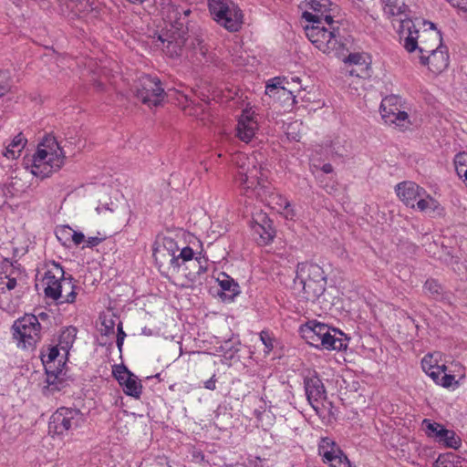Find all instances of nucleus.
I'll return each mask as SVG.
<instances>
[{
	"mask_svg": "<svg viewBox=\"0 0 467 467\" xmlns=\"http://www.w3.org/2000/svg\"><path fill=\"white\" fill-rule=\"evenodd\" d=\"M39 316L43 318V317H47V314L46 313H41Z\"/></svg>",
	"mask_w": 467,
	"mask_h": 467,
	"instance_id": "obj_60",
	"label": "nucleus"
},
{
	"mask_svg": "<svg viewBox=\"0 0 467 467\" xmlns=\"http://www.w3.org/2000/svg\"><path fill=\"white\" fill-rule=\"evenodd\" d=\"M117 337H123V339H124V338H125V337H126V334H125V332L123 331L122 324H121V323H119V324L118 325V335H117Z\"/></svg>",
	"mask_w": 467,
	"mask_h": 467,
	"instance_id": "obj_52",
	"label": "nucleus"
},
{
	"mask_svg": "<svg viewBox=\"0 0 467 467\" xmlns=\"http://www.w3.org/2000/svg\"><path fill=\"white\" fill-rule=\"evenodd\" d=\"M60 234H67V235H71V239L73 241V243L76 244V245H78L80 244L81 243H83L84 241L86 242V239H85V235L80 233V232H76L74 231L71 227L69 226H64L61 231H60Z\"/></svg>",
	"mask_w": 467,
	"mask_h": 467,
	"instance_id": "obj_39",
	"label": "nucleus"
},
{
	"mask_svg": "<svg viewBox=\"0 0 467 467\" xmlns=\"http://www.w3.org/2000/svg\"><path fill=\"white\" fill-rule=\"evenodd\" d=\"M422 65H427L429 69L435 74L441 73L449 66V54L447 47L441 46L426 56H420Z\"/></svg>",
	"mask_w": 467,
	"mask_h": 467,
	"instance_id": "obj_18",
	"label": "nucleus"
},
{
	"mask_svg": "<svg viewBox=\"0 0 467 467\" xmlns=\"http://www.w3.org/2000/svg\"><path fill=\"white\" fill-rule=\"evenodd\" d=\"M77 286L75 285L73 282V278L71 275L64 277L62 279V287H61V294L62 297L58 301V305H62L64 303L67 304H72L76 301L77 298Z\"/></svg>",
	"mask_w": 467,
	"mask_h": 467,
	"instance_id": "obj_28",
	"label": "nucleus"
},
{
	"mask_svg": "<svg viewBox=\"0 0 467 467\" xmlns=\"http://www.w3.org/2000/svg\"><path fill=\"white\" fill-rule=\"evenodd\" d=\"M95 88L98 89V90H103L104 89V84L100 81H96L95 82Z\"/></svg>",
	"mask_w": 467,
	"mask_h": 467,
	"instance_id": "obj_55",
	"label": "nucleus"
},
{
	"mask_svg": "<svg viewBox=\"0 0 467 467\" xmlns=\"http://www.w3.org/2000/svg\"><path fill=\"white\" fill-rule=\"evenodd\" d=\"M451 6L467 12V0H446Z\"/></svg>",
	"mask_w": 467,
	"mask_h": 467,
	"instance_id": "obj_47",
	"label": "nucleus"
},
{
	"mask_svg": "<svg viewBox=\"0 0 467 467\" xmlns=\"http://www.w3.org/2000/svg\"><path fill=\"white\" fill-rule=\"evenodd\" d=\"M423 288L430 294L433 299H441L443 297L442 286L437 280L430 278L424 283Z\"/></svg>",
	"mask_w": 467,
	"mask_h": 467,
	"instance_id": "obj_35",
	"label": "nucleus"
},
{
	"mask_svg": "<svg viewBox=\"0 0 467 467\" xmlns=\"http://www.w3.org/2000/svg\"><path fill=\"white\" fill-rule=\"evenodd\" d=\"M443 434L444 436L439 443L443 444L445 447L455 450L461 447L462 440L454 431L447 430Z\"/></svg>",
	"mask_w": 467,
	"mask_h": 467,
	"instance_id": "obj_36",
	"label": "nucleus"
},
{
	"mask_svg": "<svg viewBox=\"0 0 467 467\" xmlns=\"http://www.w3.org/2000/svg\"><path fill=\"white\" fill-rule=\"evenodd\" d=\"M166 21L171 25V32L179 36L190 37L195 23L192 9L187 5L170 3L165 10Z\"/></svg>",
	"mask_w": 467,
	"mask_h": 467,
	"instance_id": "obj_11",
	"label": "nucleus"
},
{
	"mask_svg": "<svg viewBox=\"0 0 467 467\" xmlns=\"http://www.w3.org/2000/svg\"><path fill=\"white\" fill-rule=\"evenodd\" d=\"M448 429H445L443 425H441V427L439 428V430L437 431V432L434 434V436L432 438H434L438 442L441 441V440L442 439V437L444 436V432L447 431Z\"/></svg>",
	"mask_w": 467,
	"mask_h": 467,
	"instance_id": "obj_49",
	"label": "nucleus"
},
{
	"mask_svg": "<svg viewBox=\"0 0 467 467\" xmlns=\"http://www.w3.org/2000/svg\"><path fill=\"white\" fill-rule=\"evenodd\" d=\"M441 424L437 422H432L431 420L425 419L422 421V426L425 428L426 434L429 437H433L437 432Z\"/></svg>",
	"mask_w": 467,
	"mask_h": 467,
	"instance_id": "obj_42",
	"label": "nucleus"
},
{
	"mask_svg": "<svg viewBox=\"0 0 467 467\" xmlns=\"http://www.w3.org/2000/svg\"><path fill=\"white\" fill-rule=\"evenodd\" d=\"M464 158V155L462 153H459L455 157V163L462 164V159Z\"/></svg>",
	"mask_w": 467,
	"mask_h": 467,
	"instance_id": "obj_54",
	"label": "nucleus"
},
{
	"mask_svg": "<svg viewBox=\"0 0 467 467\" xmlns=\"http://www.w3.org/2000/svg\"><path fill=\"white\" fill-rule=\"evenodd\" d=\"M430 29L422 31L408 29L403 43L408 52L411 53L418 50L420 56H426L443 46L441 32L436 29L433 23H430Z\"/></svg>",
	"mask_w": 467,
	"mask_h": 467,
	"instance_id": "obj_9",
	"label": "nucleus"
},
{
	"mask_svg": "<svg viewBox=\"0 0 467 467\" xmlns=\"http://www.w3.org/2000/svg\"><path fill=\"white\" fill-rule=\"evenodd\" d=\"M387 12L389 15L395 16H401L406 13L407 6L402 3L401 5H398L396 4H389L387 3Z\"/></svg>",
	"mask_w": 467,
	"mask_h": 467,
	"instance_id": "obj_41",
	"label": "nucleus"
},
{
	"mask_svg": "<svg viewBox=\"0 0 467 467\" xmlns=\"http://www.w3.org/2000/svg\"><path fill=\"white\" fill-rule=\"evenodd\" d=\"M29 277L17 262L7 259L0 263V307L4 308L10 300L9 292L16 290L24 295L30 289Z\"/></svg>",
	"mask_w": 467,
	"mask_h": 467,
	"instance_id": "obj_6",
	"label": "nucleus"
},
{
	"mask_svg": "<svg viewBox=\"0 0 467 467\" xmlns=\"http://www.w3.org/2000/svg\"><path fill=\"white\" fill-rule=\"evenodd\" d=\"M12 329L17 346L22 348H33L41 338V325L37 317L32 314H26L16 320Z\"/></svg>",
	"mask_w": 467,
	"mask_h": 467,
	"instance_id": "obj_10",
	"label": "nucleus"
},
{
	"mask_svg": "<svg viewBox=\"0 0 467 467\" xmlns=\"http://www.w3.org/2000/svg\"><path fill=\"white\" fill-rule=\"evenodd\" d=\"M397 195L407 205L415 208L419 197L424 196L426 191L412 182H403L397 185Z\"/></svg>",
	"mask_w": 467,
	"mask_h": 467,
	"instance_id": "obj_19",
	"label": "nucleus"
},
{
	"mask_svg": "<svg viewBox=\"0 0 467 467\" xmlns=\"http://www.w3.org/2000/svg\"><path fill=\"white\" fill-rule=\"evenodd\" d=\"M60 10L64 16H84L93 10L88 0H60Z\"/></svg>",
	"mask_w": 467,
	"mask_h": 467,
	"instance_id": "obj_22",
	"label": "nucleus"
},
{
	"mask_svg": "<svg viewBox=\"0 0 467 467\" xmlns=\"http://www.w3.org/2000/svg\"><path fill=\"white\" fill-rule=\"evenodd\" d=\"M26 144V139L22 133L17 134L6 147L4 156L8 159H16Z\"/></svg>",
	"mask_w": 467,
	"mask_h": 467,
	"instance_id": "obj_29",
	"label": "nucleus"
},
{
	"mask_svg": "<svg viewBox=\"0 0 467 467\" xmlns=\"http://www.w3.org/2000/svg\"><path fill=\"white\" fill-rule=\"evenodd\" d=\"M192 35V39L191 46L192 49L199 52L201 55L205 56L208 52V47L204 43V39L202 37V34L198 32V30L193 29V32H190Z\"/></svg>",
	"mask_w": 467,
	"mask_h": 467,
	"instance_id": "obj_37",
	"label": "nucleus"
},
{
	"mask_svg": "<svg viewBox=\"0 0 467 467\" xmlns=\"http://www.w3.org/2000/svg\"><path fill=\"white\" fill-rule=\"evenodd\" d=\"M252 228L260 236L261 244H267L275 236V230L265 213H260L253 219Z\"/></svg>",
	"mask_w": 467,
	"mask_h": 467,
	"instance_id": "obj_21",
	"label": "nucleus"
},
{
	"mask_svg": "<svg viewBox=\"0 0 467 467\" xmlns=\"http://www.w3.org/2000/svg\"><path fill=\"white\" fill-rule=\"evenodd\" d=\"M349 74H350V75H354V71H353V70H350V71H349Z\"/></svg>",
	"mask_w": 467,
	"mask_h": 467,
	"instance_id": "obj_63",
	"label": "nucleus"
},
{
	"mask_svg": "<svg viewBox=\"0 0 467 467\" xmlns=\"http://www.w3.org/2000/svg\"><path fill=\"white\" fill-rule=\"evenodd\" d=\"M340 43L344 44V49L342 54H337L336 52L326 53L328 56H333L341 58L344 63L350 65H364L366 63L363 56L360 53H348L351 46V41L348 37L343 36L340 33Z\"/></svg>",
	"mask_w": 467,
	"mask_h": 467,
	"instance_id": "obj_24",
	"label": "nucleus"
},
{
	"mask_svg": "<svg viewBox=\"0 0 467 467\" xmlns=\"http://www.w3.org/2000/svg\"><path fill=\"white\" fill-rule=\"evenodd\" d=\"M187 39L188 36H179L173 32H166L165 34L159 35L158 41L161 44H157V46L161 47L162 51L170 57H175L182 55Z\"/></svg>",
	"mask_w": 467,
	"mask_h": 467,
	"instance_id": "obj_17",
	"label": "nucleus"
},
{
	"mask_svg": "<svg viewBox=\"0 0 467 467\" xmlns=\"http://www.w3.org/2000/svg\"><path fill=\"white\" fill-rule=\"evenodd\" d=\"M291 80H292V82H293V83H297V84H299V83H300V79H299V78H297V77H296V78H291Z\"/></svg>",
	"mask_w": 467,
	"mask_h": 467,
	"instance_id": "obj_58",
	"label": "nucleus"
},
{
	"mask_svg": "<svg viewBox=\"0 0 467 467\" xmlns=\"http://www.w3.org/2000/svg\"><path fill=\"white\" fill-rule=\"evenodd\" d=\"M321 170L325 173H331L333 171V166L330 163H326L322 166Z\"/></svg>",
	"mask_w": 467,
	"mask_h": 467,
	"instance_id": "obj_51",
	"label": "nucleus"
},
{
	"mask_svg": "<svg viewBox=\"0 0 467 467\" xmlns=\"http://www.w3.org/2000/svg\"><path fill=\"white\" fill-rule=\"evenodd\" d=\"M304 388L308 403L317 410L318 405L327 399V390L317 372L305 376Z\"/></svg>",
	"mask_w": 467,
	"mask_h": 467,
	"instance_id": "obj_16",
	"label": "nucleus"
},
{
	"mask_svg": "<svg viewBox=\"0 0 467 467\" xmlns=\"http://www.w3.org/2000/svg\"><path fill=\"white\" fill-rule=\"evenodd\" d=\"M300 332L309 345L317 348L343 350L348 347V338L344 333L315 320L303 325Z\"/></svg>",
	"mask_w": 467,
	"mask_h": 467,
	"instance_id": "obj_5",
	"label": "nucleus"
},
{
	"mask_svg": "<svg viewBox=\"0 0 467 467\" xmlns=\"http://www.w3.org/2000/svg\"><path fill=\"white\" fill-rule=\"evenodd\" d=\"M126 385L123 387V391L126 395L140 399L142 392V385L140 380L132 373V376L126 377Z\"/></svg>",
	"mask_w": 467,
	"mask_h": 467,
	"instance_id": "obj_31",
	"label": "nucleus"
},
{
	"mask_svg": "<svg viewBox=\"0 0 467 467\" xmlns=\"http://www.w3.org/2000/svg\"><path fill=\"white\" fill-rule=\"evenodd\" d=\"M258 130L257 121L251 116L242 115L236 127V136L244 142L248 143Z\"/></svg>",
	"mask_w": 467,
	"mask_h": 467,
	"instance_id": "obj_23",
	"label": "nucleus"
},
{
	"mask_svg": "<svg viewBox=\"0 0 467 467\" xmlns=\"http://www.w3.org/2000/svg\"><path fill=\"white\" fill-rule=\"evenodd\" d=\"M76 337H77V328L74 327H67L66 329H64L60 336H59V339H58V345L59 347L67 351V349H69L75 339H76Z\"/></svg>",
	"mask_w": 467,
	"mask_h": 467,
	"instance_id": "obj_32",
	"label": "nucleus"
},
{
	"mask_svg": "<svg viewBox=\"0 0 467 467\" xmlns=\"http://www.w3.org/2000/svg\"><path fill=\"white\" fill-rule=\"evenodd\" d=\"M464 177H465V180L467 181V170L464 172Z\"/></svg>",
	"mask_w": 467,
	"mask_h": 467,
	"instance_id": "obj_62",
	"label": "nucleus"
},
{
	"mask_svg": "<svg viewBox=\"0 0 467 467\" xmlns=\"http://www.w3.org/2000/svg\"><path fill=\"white\" fill-rule=\"evenodd\" d=\"M103 240H105V237H99V236L88 237L86 240V245L84 247H88V248L95 247V246L99 245Z\"/></svg>",
	"mask_w": 467,
	"mask_h": 467,
	"instance_id": "obj_46",
	"label": "nucleus"
},
{
	"mask_svg": "<svg viewBox=\"0 0 467 467\" xmlns=\"http://www.w3.org/2000/svg\"><path fill=\"white\" fill-rule=\"evenodd\" d=\"M400 99L397 96H388L382 99L380 104V112L382 119L385 120L393 115L400 108Z\"/></svg>",
	"mask_w": 467,
	"mask_h": 467,
	"instance_id": "obj_30",
	"label": "nucleus"
},
{
	"mask_svg": "<svg viewBox=\"0 0 467 467\" xmlns=\"http://www.w3.org/2000/svg\"><path fill=\"white\" fill-rule=\"evenodd\" d=\"M295 283L302 285L303 297L311 303H318L321 308L332 305L326 298L327 275L324 269L312 262L299 263L296 266Z\"/></svg>",
	"mask_w": 467,
	"mask_h": 467,
	"instance_id": "obj_4",
	"label": "nucleus"
},
{
	"mask_svg": "<svg viewBox=\"0 0 467 467\" xmlns=\"http://www.w3.org/2000/svg\"><path fill=\"white\" fill-rule=\"evenodd\" d=\"M217 281L223 291L220 294L221 297L224 296L229 300H233L240 293L238 284L228 275L221 273Z\"/></svg>",
	"mask_w": 467,
	"mask_h": 467,
	"instance_id": "obj_27",
	"label": "nucleus"
},
{
	"mask_svg": "<svg viewBox=\"0 0 467 467\" xmlns=\"http://www.w3.org/2000/svg\"><path fill=\"white\" fill-rule=\"evenodd\" d=\"M278 198L281 201V202L279 203L280 206H284V209L287 211L286 216H288V215L293 216L294 215L293 210H289V207H290L289 201L285 198H283L282 196H278Z\"/></svg>",
	"mask_w": 467,
	"mask_h": 467,
	"instance_id": "obj_48",
	"label": "nucleus"
},
{
	"mask_svg": "<svg viewBox=\"0 0 467 467\" xmlns=\"http://www.w3.org/2000/svg\"><path fill=\"white\" fill-rule=\"evenodd\" d=\"M124 339L122 337H117V346L119 351H121L122 346H123Z\"/></svg>",
	"mask_w": 467,
	"mask_h": 467,
	"instance_id": "obj_53",
	"label": "nucleus"
},
{
	"mask_svg": "<svg viewBox=\"0 0 467 467\" xmlns=\"http://www.w3.org/2000/svg\"><path fill=\"white\" fill-rule=\"evenodd\" d=\"M455 377L451 374H447L446 370L442 372V374L440 376L439 382H436L438 385H441L442 387L448 388L452 385V382L454 381Z\"/></svg>",
	"mask_w": 467,
	"mask_h": 467,
	"instance_id": "obj_45",
	"label": "nucleus"
},
{
	"mask_svg": "<svg viewBox=\"0 0 467 467\" xmlns=\"http://www.w3.org/2000/svg\"><path fill=\"white\" fill-rule=\"evenodd\" d=\"M237 171L234 174V183L239 188L240 194L248 199L256 197L262 202L273 195L270 183L265 179V171L255 165L254 158L238 154L234 158Z\"/></svg>",
	"mask_w": 467,
	"mask_h": 467,
	"instance_id": "obj_3",
	"label": "nucleus"
},
{
	"mask_svg": "<svg viewBox=\"0 0 467 467\" xmlns=\"http://www.w3.org/2000/svg\"><path fill=\"white\" fill-rule=\"evenodd\" d=\"M325 462H328L330 467H350V462L344 452L332 442L331 450L323 452Z\"/></svg>",
	"mask_w": 467,
	"mask_h": 467,
	"instance_id": "obj_26",
	"label": "nucleus"
},
{
	"mask_svg": "<svg viewBox=\"0 0 467 467\" xmlns=\"http://www.w3.org/2000/svg\"><path fill=\"white\" fill-rule=\"evenodd\" d=\"M64 159L55 138H46L33 156L31 172L41 179L47 178L62 167Z\"/></svg>",
	"mask_w": 467,
	"mask_h": 467,
	"instance_id": "obj_7",
	"label": "nucleus"
},
{
	"mask_svg": "<svg viewBox=\"0 0 467 467\" xmlns=\"http://www.w3.org/2000/svg\"><path fill=\"white\" fill-rule=\"evenodd\" d=\"M128 1L130 3H133V4H137V3L141 4V3L145 2L146 0H128Z\"/></svg>",
	"mask_w": 467,
	"mask_h": 467,
	"instance_id": "obj_57",
	"label": "nucleus"
},
{
	"mask_svg": "<svg viewBox=\"0 0 467 467\" xmlns=\"http://www.w3.org/2000/svg\"><path fill=\"white\" fill-rule=\"evenodd\" d=\"M209 11L214 21L229 32H237L243 25V12L233 0H209Z\"/></svg>",
	"mask_w": 467,
	"mask_h": 467,
	"instance_id": "obj_8",
	"label": "nucleus"
},
{
	"mask_svg": "<svg viewBox=\"0 0 467 467\" xmlns=\"http://www.w3.org/2000/svg\"><path fill=\"white\" fill-rule=\"evenodd\" d=\"M84 421V414L78 409L61 407L51 416L49 430L63 435L80 427Z\"/></svg>",
	"mask_w": 467,
	"mask_h": 467,
	"instance_id": "obj_13",
	"label": "nucleus"
},
{
	"mask_svg": "<svg viewBox=\"0 0 467 467\" xmlns=\"http://www.w3.org/2000/svg\"><path fill=\"white\" fill-rule=\"evenodd\" d=\"M59 355V350L57 347L49 348L47 359H43L47 372V385L43 388V393L45 395L54 394L56 391H59L64 387L63 369L56 368L52 369V367Z\"/></svg>",
	"mask_w": 467,
	"mask_h": 467,
	"instance_id": "obj_14",
	"label": "nucleus"
},
{
	"mask_svg": "<svg viewBox=\"0 0 467 467\" xmlns=\"http://www.w3.org/2000/svg\"><path fill=\"white\" fill-rule=\"evenodd\" d=\"M214 375L210 379H208L207 381L204 382V387L207 389H210V390H214L216 386H215V383H216V379H214Z\"/></svg>",
	"mask_w": 467,
	"mask_h": 467,
	"instance_id": "obj_50",
	"label": "nucleus"
},
{
	"mask_svg": "<svg viewBox=\"0 0 467 467\" xmlns=\"http://www.w3.org/2000/svg\"><path fill=\"white\" fill-rule=\"evenodd\" d=\"M152 255L160 266L169 264L172 272L182 271L190 280H194L197 275L206 270L197 258L193 260L194 253L191 247L185 246L180 249L171 236H164L155 242Z\"/></svg>",
	"mask_w": 467,
	"mask_h": 467,
	"instance_id": "obj_2",
	"label": "nucleus"
},
{
	"mask_svg": "<svg viewBox=\"0 0 467 467\" xmlns=\"http://www.w3.org/2000/svg\"><path fill=\"white\" fill-rule=\"evenodd\" d=\"M384 4H385V7H384V10L385 12H387L388 8H387V3L389 4H393V2L391 0H381Z\"/></svg>",
	"mask_w": 467,
	"mask_h": 467,
	"instance_id": "obj_56",
	"label": "nucleus"
},
{
	"mask_svg": "<svg viewBox=\"0 0 467 467\" xmlns=\"http://www.w3.org/2000/svg\"><path fill=\"white\" fill-rule=\"evenodd\" d=\"M299 94L301 92V88L297 89H294L291 87V82H289L285 78H272L265 87V94L269 96H289L292 99L293 103H296L295 93Z\"/></svg>",
	"mask_w": 467,
	"mask_h": 467,
	"instance_id": "obj_20",
	"label": "nucleus"
},
{
	"mask_svg": "<svg viewBox=\"0 0 467 467\" xmlns=\"http://www.w3.org/2000/svg\"><path fill=\"white\" fill-rule=\"evenodd\" d=\"M418 199L415 202V207L420 212H428L429 210L434 212L440 207L439 202L427 193Z\"/></svg>",
	"mask_w": 467,
	"mask_h": 467,
	"instance_id": "obj_34",
	"label": "nucleus"
},
{
	"mask_svg": "<svg viewBox=\"0 0 467 467\" xmlns=\"http://www.w3.org/2000/svg\"><path fill=\"white\" fill-rule=\"evenodd\" d=\"M408 119V113L399 109L393 115H390L389 118L386 119L385 122L395 124L399 127L403 128L407 127V125L410 123Z\"/></svg>",
	"mask_w": 467,
	"mask_h": 467,
	"instance_id": "obj_38",
	"label": "nucleus"
},
{
	"mask_svg": "<svg viewBox=\"0 0 467 467\" xmlns=\"http://www.w3.org/2000/svg\"><path fill=\"white\" fill-rule=\"evenodd\" d=\"M323 442L327 443V445H328L329 444V440L327 438H326V439L323 440Z\"/></svg>",
	"mask_w": 467,
	"mask_h": 467,
	"instance_id": "obj_59",
	"label": "nucleus"
},
{
	"mask_svg": "<svg viewBox=\"0 0 467 467\" xmlns=\"http://www.w3.org/2000/svg\"><path fill=\"white\" fill-rule=\"evenodd\" d=\"M292 139L295 140H297V141L299 140V139L296 138V136H292Z\"/></svg>",
	"mask_w": 467,
	"mask_h": 467,
	"instance_id": "obj_61",
	"label": "nucleus"
},
{
	"mask_svg": "<svg viewBox=\"0 0 467 467\" xmlns=\"http://www.w3.org/2000/svg\"><path fill=\"white\" fill-rule=\"evenodd\" d=\"M309 7L315 14L305 11L303 18L312 23L305 26L306 37L321 52L342 54L344 44L340 43V28L330 14V0H311Z\"/></svg>",
	"mask_w": 467,
	"mask_h": 467,
	"instance_id": "obj_1",
	"label": "nucleus"
},
{
	"mask_svg": "<svg viewBox=\"0 0 467 467\" xmlns=\"http://www.w3.org/2000/svg\"><path fill=\"white\" fill-rule=\"evenodd\" d=\"M435 355H439V353L425 355L421 360V367L434 382H439L440 376L447 369V367L444 364L439 365Z\"/></svg>",
	"mask_w": 467,
	"mask_h": 467,
	"instance_id": "obj_25",
	"label": "nucleus"
},
{
	"mask_svg": "<svg viewBox=\"0 0 467 467\" xmlns=\"http://www.w3.org/2000/svg\"><path fill=\"white\" fill-rule=\"evenodd\" d=\"M113 373L122 388L126 385V377L132 376V373L125 366H118Z\"/></svg>",
	"mask_w": 467,
	"mask_h": 467,
	"instance_id": "obj_40",
	"label": "nucleus"
},
{
	"mask_svg": "<svg viewBox=\"0 0 467 467\" xmlns=\"http://www.w3.org/2000/svg\"><path fill=\"white\" fill-rule=\"evenodd\" d=\"M10 90V84L8 77L5 72L0 70V98L5 95Z\"/></svg>",
	"mask_w": 467,
	"mask_h": 467,
	"instance_id": "obj_43",
	"label": "nucleus"
},
{
	"mask_svg": "<svg viewBox=\"0 0 467 467\" xmlns=\"http://www.w3.org/2000/svg\"><path fill=\"white\" fill-rule=\"evenodd\" d=\"M65 277V271L60 264L52 262L50 267L45 273L43 281L46 287L44 289L45 296L52 299L58 305L62 297L61 287L62 279Z\"/></svg>",
	"mask_w": 467,
	"mask_h": 467,
	"instance_id": "obj_15",
	"label": "nucleus"
},
{
	"mask_svg": "<svg viewBox=\"0 0 467 467\" xmlns=\"http://www.w3.org/2000/svg\"><path fill=\"white\" fill-rule=\"evenodd\" d=\"M134 94L143 104L157 107L165 97L164 88L157 77L142 75L135 84Z\"/></svg>",
	"mask_w": 467,
	"mask_h": 467,
	"instance_id": "obj_12",
	"label": "nucleus"
},
{
	"mask_svg": "<svg viewBox=\"0 0 467 467\" xmlns=\"http://www.w3.org/2000/svg\"><path fill=\"white\" fill-rule=\"evenodd\" d=\"M260 339L265 347V352L269 353L274 348L273 338L270 337L269 333L266 331H262L260 333Z\"/></svg>",
	"mask_w": 467,
	"mask_h": 467,
	"instance_id": "obj_44",
	"label": "nucleus"
},
{
	"mask_svg": "<svg viewBox=\"0 0 467 467\" xmlns=\"http://www.w3.org/2000/svg\"><path fill=\"white\" fill-rule=\"evenodd\" d=\"M184 101H180L182 104V110L186 115L199 117L203 113L204 108L201 103H196L192 99H189L187 96H183Z\"/></svg>",
	"mask_w": 467,
	"mask_h": 467,
	"instance_id": "obj_33",
	"label": "nucleus"
}]
</instances>
